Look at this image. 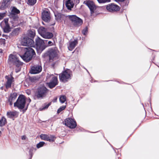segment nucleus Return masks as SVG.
Returning a JSON list of instances; mask_svg holds the SVG:
<instances>
[{
  "instance_id": "17",
  "label": "nucleus",
  "mask_w": 159,
  "mask_h": 159,
  "mask_svg": "<svg viewBox=\"0 0 159 159\" xmlns=\"http://www.w3.org/2000/svg\"><path fill=\"white\" fill-rule=\"evenodd\" d=\"M5 78L7 81L5 84V86L7 89L10 88L11 87L12 83L14 81V78L12 76H6Z\"/></svg>"
},
{
  "instance_id": "41",
  "label": "nucleus",
  "mask_w": 159,
  "mask_h": 159,
  "mask_svg": "<svg viewBox=\"0 0 159 159\" xmlns=\"http://www.w3.org/2000/svg\"><path fill=\"white\" fill-rule=\"evenodd\" d=\"M99 3H105L106 2H109L110 1V0H97Z\"/></svg>"
},
{
  "instance_id": "30",
  "label": "nucleus",
  "mask_w": 159,
  "mask_h": 159,
  "mask_svg": "<svg viewBox=\"0 0 159 159\" xmlns=\"http://www.w3.org/2000/svg\"><path fill=\"white\" fill-rule=\"evenodd\" d=\"M56 139V137L54 135H51L50 136H48V141L52 143L54 142Z\"/></svg>"
},
{
  "instance_id": "48",
  "label": "nucleus",
  "mask_w": 159,
  "mask_h": 159,
  "mask_svg": "<svg viewBox=\"0 0 159 159\" xmlns=\"http://www.w3.org/2000/svg\"><path fill=\"white\" fill-rule=\"evenodd\" d=\"M21 139L22 140H25L26 139V136H23L22 137Z\"/></svg>"
},
{
  "instance_id": "50",
  "label": "nucleus",
  "mask_w": 159,
  "mask_h": 159,
  "mask_svg": "<svg viewBox=\"0 0 159 159\" xmlns=\"http://www.w3.org/2000/svg\"><path fill=\"white\" fill-rule=\"evenodd\" d=\"M3 122L4 123V125H5V124H6L7 123V120H3Z\"/></svg>"
},
{
  "instance_id": "33",
  "label": "nucleus",
  "mask_w": 159,
  "mask_h": 159,
  "mask_svg": "<svg viewBox=\"0 0 159 159\" xmlns=\"http://www.w3.org/2000/svg\"><path fill=\"white\" fill-rule=\"evenodd\" d=\"M30 80L32 82H36L39 80V78L35 76H33L30 78Z\"/></svg>"
},
{
  "instance_id": "25",
  "label": "nucleus",
  "mask_w": 159,
  "mask_h": 159,
  "mask_svg": "<svg viewBox=\"0 0 159 159\" xmlns=\"http://www.w3.org/2000/svg\"><path fill=\"white\" fill-rule=\"evenodd\" d=\"M76 130L78 132H87L91 133H96V132H98V131L95 132H90L88 130H85V129H84L83 128H82L80 126L79 127L78 126H77L76 127Z\"/></svg>"
},
{
  "instance_id": "13",
  "label": "nucleus",
  "mask_w": 159,
  "mask_h": 159,
  "mask_svg": "<svg viewBox=\"0 0 159 159\" xmlns=\"http://www.w3.org/2000/svg\"><path fill=\"white\" fill-rule=\"evenodd\" d=\"M20 12V11L16 8L13 7L10 13V17L15 21H17L19 19L18 14Z\"/></svg>"
},
{
  "instance_id": "23",
  "label": "nucleus",
  "mask_w": 159,
  "mask_h": 159,
  "mask_svg": "<svg viewBox=\"0 0 159 159\" xmlns=\"http://www.w3.org/2000/svg\"><path fill=\"white\" fill-rule=\"evenodd\" d=\"M66 6L68 9H70L73 7L74 6V3L72 1L68 0L66 3Z\"/></svg>"
},
{
  "instance_id": "38",
  "label": "nucleus",
  "mask_w": 159,
  "mask_h": 159,
  "mask_svg": "<svg viewBox=\"0 0 159 159\" xmlns=\"http://www.w3.org/2000/svg\"><path fill=\"white\" fill-rule=\"evenodd\" d=\"M5 43V40L4 39H0V44L4 46Z\"/></svg>"
},
{
  "instance_id": "45",
  "label": "nucleus",
  "mask_w": 159,
  "mask_h": 159,
  "mask_svg": "<svg viewBox=\"0 0 159 159\" xmlns=\"http://www.w3.org/2000/svg\"><path fill=\"white\" fill-rule=\"evenodd\" d=\"M111 147H112V148H113V150H114V151L116 153V154L117 155H120V156L121 155V154L120 153H119V154H117L116 152V151L115 150V148H114V147L111 145Z\"/></svg>"
},
{
  "instance_id": "57",
  "label": "nucleus",
  "mask_w": 159,
  "mask_h": 159,
  "mask_svg": "<svg viewBox=\"0 0 159 159\" xmlns=\"http://www.w3.org/2000/svg\"><path fill=\"white\" fill-rule=\"evenodd\" d=\"M119 157H119H119H118V159H119Z\"/></svg>"
},
{
  "instance_id": "29",
  "label": "nucleus",
  "mask_w": 159,
  "mask_h": 159,
  "mask_svg": "<svg viewBox=\"0 0 159 159\" xmlns=\"http://www.w3.org/2000/svg\"><path fill=\"white\" fill-rule=\"evenodd\" d=\"M39 137L42 140L48 141V136L47 134H42L40 135Z\"/></svg>"
},
{
  "instance_id": "58",
  "label": "nucleus",
  "mask_w": 159,
  "mask_h": 159,
  "mask_svg": "<svg viewBox=\"0 0 159 159\" xmlns=\"http://www.w3.org/2000/svg\"><path fill=\"white\" fill-rule=\"evenodd\" d=\"M116 149H118L116 148ZM120 148H119L118 149H119Z\"/></svg>"
},
{
  "instance_id": "3",
  "label": "nucleus",
  "mask_w": 159,
  "mask_h": 159,
  "mask_svg": "<svg viewBox=\"0 0 159 159\" xmlns=\"http://www.w3.org/2000/svg\"><path fill=\"white\" fill-rule=\"evenodd\" d=\"M21 56L19 54H11L9 55L8 58V62L9 64H13L16 67H19L22 65V63L20 61L19 57Z\"/></svg>"
},
{
  "instance_id": "42",
  "label": "nucleus",
  "mask_w": 159,
  "mask_h": 159,
  "mask_svg": "<svg viewBox=\"0 0 159 159\" xmlns=\"http://www.w3.org/2000/svg\"><path fill=\"white\" fill-rule=\"evenodd\" d=\"M5 13H0V19L1 20L5 16Z\"/></svg>"
},
{
  "instance_id": "18",
  "label": "nucleus",
  "mask_w": 159,
  "mask_h": 159,
  "mask_svg": "<svg viewBox=\"0 0 159 159\" xmlns=\"http://www.w3.org/2000/svg\"><path fill=\"white\" fill-rule=\"evenodd\" d=\"M106 8L107 10L110 12L117 11L120 9L118 5L113 4L107 5Z\"/></svg>"
},
{
  "instance_id": "21",
  "label": "nucleus",
  "mask_w": 159,
  "mask_h": 159,
  "mask_svg": "<svg viewBox=\"0 0 159 159\" xmlns=\"http://www.w3.org/2000/svg\"><path fill=\"white\" fill-rule=\"evenodd\" d=\"M17 96V94L16 93H11V96L9 99V102H10V105H12L13 104V102L16 98Z\"/></svg>"
},
{
  "instance_id": "34",
  "label": "nucleus",
  "mask_w": 159,
  "mask_h": 159,
  "mask_svg": "<svg viewBox=\"0 0 159 159\" xmlns=\"http://www.w3.org/2000/svg\"><path fill=\"white\" fill-rule=\"evenodd\" d=\"M36 2V0H28V4L31 5H34Z\"/></svg>"
},
{
  "instance_id": "35",
  "label": "nucleus",
  "mask_w": 159,
  "mask_h": 159,
  "mask_svg": "<svg viewBox=\"0 0 159 159\" xmlns=\"http://www.w3.org/2000/svg\"><path fill=\"white\" fill-rule=\"evenodd\" d=\"M46 43L47 47L52 46L53 45L54 43L50 41H48V40H46Z\"/></svg>"
},
{
  "instance_id": "9",
  "label": "nucleus",
  "mask_w": 159,
  "mask_h": 159,
  "mask_svg": "<svg viewBox=\"0 0 159 159\" xmlns=\"http://www.w3.org/2000/svg\"><path fill=\"white\" fill-rule=\"evenodd\" d=\"M62 122L64 125L70 129H74L77 126L75 120H64Z\"/></svg>"
},
{
  "instance_id": "44",
  "label": "nucleus",
  "mask_w": 159,
  "mask_h": 159,
  "mask_svg": "<svg viewBox=\"0 0 159 159\" xmlns=\"http://www.w3.org/2000/svg\"><path fill=\"white\" fill-rule=\"evenodd\" d=\"M50 104V103L48 104L45 107H43L42 109H40V110H43L47 108L49 106Z\"/></svg>"
},
{
  "instance_id": "5",
  "label": "nucleus",
  "mask_w": 159,
  "mask_h": 159,
  "mask_svg": "<svg viewBox=\"0 0 159 159\" xmlns=\"http://www.w3.org/2000/svg\"><path fill=\"white\" fill-rule=\"evenodd\" d=\"M47 92V89L45 87H39L37 89L35 95L38 98H42L45 96Z\"/></svg>"
},
{
  "instance_id": "20",
  "label": "nucleus",
  "mask_w": 159,
  "mask_h": 159,
  "mask_svg": "<svg viewBox=\"0 0 159 159\" xmlns=\"http://www.w3.org/2000/svg\"><path fill=\"white\" fill-rule=\"evenodd\" d=\"M12 1V0H3L1 6V8L4 9L7 7Z\"/></svg>"
},
{
  "instance_id": "46",
  "label": "nucleus",
  "mask_w": 159,
  "mask_h": 159,
  "mask_svg": "<svg viewBox=\"0 0 159 159\" xmlns=\"http://www.w3.org/2000/svg\"><path fill=\"white\" fill-rule=\"evenodd\" d=\"M20 70V69L18 67L17 69H16V72H18Z\"/></svg>"
},
{
  "instance_id": "32",
  "label": "nucleus",
  "mask_w": 159,
  "mask_h": 159,
  "mask_svg": "<svg viewBox=\"0 0 159 159\" xmlns=\"http://www.w3.org/2000/svg\"><path fill=\"white\" fill-rule=\"evenodd\" d=\"M60 102L61 103H63L66 100V97L65 96H62L60 97L59 98Z\"/></svg>"
},
{
  "instance_id": "49",
  "label": "nucleus",
  "mask_w": 159,
  "mask_h": 159,
  "mask_svg": "<svg viewBox=\"0 0 159 159\" xmlns=\"http://www.w3.org/2000/svg\"><path fill=\"white\" fill-rule=\"evenodd\" d=\"M46 120L41 121V120H39V121H38V122H40V123L42 122H46Z\"/></svg>"
},
{
  "instance_id": "4",
  "label": "nucleus",
  "mask_w": 159,
  "mask_h": 159,
  "mask_svg": "<svg viewBox=\"0 0 159 159\" xmlns=\"http://www.w3.org/2000/svg\"><path fill=\"white\" fill-rule=\"evenodd\" d=\"M25 104V98L23 95H20L16 102L14 103V107H16L20 109H23Z\"/></svg>"
},
{
  "instance_id": "7",
  "label": "nucleus",
  "mask_w": 159,
  "mask_h": 159,
  "mask_svg": "<svg viewBox=\"0 0 159 159\" xmlns=\"http://www.w3.org/2000/svg\"><path fill=\"white\" fill-rule=\"evenodd\" d=\"M36 48L39 52H41L45 48V42L40 38L38 37L36 40Z\"/></svg>"
},
{
  "instance_id": "19",
  "label": "nucleus",
  "mask_w": 159,
  "mask_h": 159,
  "mask_svg": "<svg viewBox=\"0 0 159 159\" xmlns=\"http://www.w3.org/2000/svg\"><path fill=\"white\" fill-rule=\"evenodd\" d=\"M77 44L78 41L77 40H74V41L70 42L69 45L68 47L69 50L70 51H72L74 48Z\"/></svg>"
},
{
  "instance_id": "15",
  "label": "nucleus",
  "mask_w": 159,
  "mask_h": 159,
  "mask_svg": "<svg viewBox=\"0 0 159 159\" xmlns=\"http://www.w3.org/2000/svg\"><path fill=\"white\" fill-rule=\"evenodd\" d=\"M42 70V67L40 65H34L32 66L30 70L31 74H36L40 73Z\"/></svg>"
},
{
  "instance_id": "27",
  "label": "nucleus",
  "mask_w": 159,
  "mask_h": 159,
  "mask_svg": "<svg viewBox=\"0 0 159 159\" xmlns=\"http://www.w3.org/2000/svg\"><path fill=\"white\" fill-rule=\"evenodd\" d=\"M55 17L58 21H60L63 19L64 15L61 13H57L55 14Z\"/></svg>"
},
{
  "instance_id": "43",
  "label": "nucleus",
  "mask_w": 159,
  "mask_h": 159,
  "mask_svg": "<svg viewBox=\"0 0 159 159\" xmlns=\"http://www.w3.org/2000/svg\"><path fill=\"white\" fill-rule=\"evenodd\" d=\"M3 120H0V127L4 126V123L3 122Z\"/></svg>"
},
{
  "instance_id": "10",
  "label": "nucleus",
  "mask_w": 159,
  "mask_h": 159,
  "mask_svg": "<svg viewBox=\"0 0 159 159\" xmlns=\"http://www.w3.org/2000/svg\"><path fill=\"white\" fill-rule=\"evenodd\" d=\"M69 18L75 26H78L82 24V20L75 15L69 16Z\"/></svg>"
},
{
  "instance_id": "8",
  "label": "nucleus",
  "mask_w": 159,
  "mask_h": 159,
  "mask_svg": "<svg viewBox=\"0 0 159 159\" xmlns=\"http://www.w3.org/2000/svg\"><path fill=\"white\" fill-rule=\"evenodd\" d=\"M47 78L48 79H51L50 82L48 83V85L50 88L55 87L57 84V78L53 75H48Z\"/></svg>"
},
{
  "instance_id": "37",
  "label": "nucleus",
  "mask_w": 159,
  "mask_h": 159,
  "mask_svg": "<svg viewBox=\"0 0 159 159\" xmlns=\"http://www.w3.org/2000/svg\"><path fill=\"white\" fill-rule=\"evenodd\" d=\"M20 30V28H16L14 29L13 31V34H17L19 33Z\"/></svg>"
},
{
  "instance_id": "24",
  "label": "nucleus",
  "mask_w": 159,
  "mask_h": 159,
  "mask_svg": "<svg viewBox=\"0 0 159 159\" xmlns=\"http://www.w3.org/2000/svg\"><path fill=\"white\" fill-rule=\"evenodd\" d=\"M53 36V35L52 33L46 31L42 37L45 39H50L52 38Z\"/></svg>"
},
{
  "instance_id": "31",
  "label": "nucleus",
  "mask_w": 159,
  "mask_h": 159,
  "mask_svg": "<svg viewBox=\"0 0 159 159\" xmlns=\"http://www.w3.org/2000/svg\"><path fill=\"white\" fill-rule=\"evenodd\" d=\"M45 144H46L45 142L43 141H41L37 144L36 146L37 148H39L43 146Z\"/></svg>"
},
{
  "instance_id": "14",
  "label": "nucleus",
  "mask_w": 159,
  "mask_h": 159,
  "mask_svg": "<svg viewBox=\"0 0 159 159\" xmlns=\"http://www.w3.org/2000/svg\"><path fill=\"white\" fill-rule=\"evenodd\" d=\"M8 19L6 18L1 23V25L3 29L4 32L8 33L10 31V27L8 23Z\"/></svg>"
},
{
  "instance_id": "12",
  "label": "nucleus",
  "mask_w": 159,
  "mask_h": 159,
  "mask_svg": "<svg viewBox=\"0 0 159 159\" xmlns=\"http://www.w3.org/2000/svg\"><path fill=\"white\" fill-rule=\"evenodd\" d=\"M34 42L32 39L27 37L24 38L21 40V44L22 45L33 47L34 46Z\"/></svg>"
},
{
  "instance_id": "26",
  "label": "nucleus",
  "mask_w": 159,
  "mask_h": 159,
  "mask_svg": "<svg viewBox=\"0 0 159 159\" xmlns=\"http://www.w3.org/2000/svg\"><path fill=\"white\" fill-rule=\"evenodd\" d=\"M17 112L16 111H9L7 113V115L9 118H12L17 115Z\"/></svg>"
},
{
  "instance_id": "1",
  "label": "nucleus",
  "mask_w": 159,
  "mask_h": 159,
  "mask_svg": "<svg viewBox=\"0 0 159 159\" xmlns=\"http://www.w3.org/2000/svg\"><path fill=\"white\" fill-rule=\"evenodd\" d=\"M59 53V51L57 48L55 47L48 49L44 54V55L48 56L49 57V61L52 62L58 58Z\"/></svg>"
},
{
  "instance_id": "36",
  "label": "nucleus",
  "mask_w": 159,
  "mask_h": 159,
  "mask_svg": "<svg viewBox=\"0 0 159 159\" xmlns=\"http://www.w3.org/2000/svg\"><path fill=\"white\" fill-rule=\"evenodd\" d=\"M66 107V106H62L60 108H59L58 110H57V112L58 113L60 112L61 111H62L63 110H64Z\"/></svg>"
},
{
  "instance_id": "53",
  "label": "nucleus",
  "mask_w": 159,
  "mask_h": 159,
  "mask_svg": "<svg viewBox=\"0 0 159 159\" xmlns=\"http://www.w3.org/2000/svg\"><path fill=\"white\" fill-rule=\"evenodd\" d=\"M69 119V120H70V119H73L72 118H68V119Z\"/></svg>"
},
{
  "instance_id": "39",
  "label": "nucleus",
  "mask_w": 159,
  "mask_h": 159,
  "mask_svg": "<svg viewBox=\"0 0 159 159\" xmlns=\"http://www.w3.org/2000/svg\"><path fill=\"white\" fill-rule=\"evenodd\" d=\"M35 35V33L34 32L30 31L29 32V36L32 38H34Z\"/></svg>"
},
{
  "instance_id": "2",
  "label": "nucleus",
  "mask_w": 159,
  "mask_h": 159,
  "mask_svg": "<svg viewBox=\"0 0 159 159\" xmlns=\"http://www.w3.org/2000/svg\"><path fill=\"white\" fill-rule=\"evenodd\" d=\"M23 49L25 52L23 55L21 56V58L25 61L28 62L35 54V52L31 48H24Z\"/></svg>"
},
{
  "instance_id": "52",
  "label": "nucleus",
  "mask_w": 159,
  "mask_h": 159,
  "mask_svg": "<svg viewBox=\"0 0 159 159\" xmlns=\"http://www.w3.org/2000/svg\"><path fill=\"white\" fill-rule=\"evenodd\" d=\"M2 134V132L0 130V137L1 136V135Z\"/></svg>"
},
{
  "instance_id": "16",
  "label": "nucleus",
  "mask_w": 159,
  "mask_h": 159,
  "mask_svg": "<svg viewBox=\"0 0 159 159\" xmlns=\"http://www.w3.org/2000/svg\"><path fill=\"white\" fill-rule=\"evenodd\" d=\"M42 19L44 21H49L50 19L49 12L47 11H43L42 13Z\"/></svg>"
},
{
  "instance_id": "40",
  "label": "nucleus",
  "mask_w": 159,
  "mask_h": 159,
  "mask_svg": "<svg viewBox=\"0 0 159 159\" xmlns=\"http://www.w3.org/2000/svg\"><path fill=\"white\" fill-rule=\"evenodd\" d=\"M87 32H88V28L87 27H86L82 31V33L84 35H85L87 33Z\"/></svg>"
},
{
  "instance_id": "22",
  "label": "nucleus",
  "mask_w": 159,
  "mask_h": 159,
  "mask_svg": "<svg viewBox=\"0 0 159 159\" xmlns=\"http://www.w3.org/2000/svg\"><path fill=\"white\" fill-rule=\"evenodd\" d=\"M38 31L39 33L42 37L46 33V32L47 31V30L44 27H40L38 30Z\"/></svg>"
},
{
  "instance_id": "55",
  "label": "nucleus",
  "mask_w": 159,
  "mask_h": 159,
  "mask_svg": "<svg viewBox=\"0 0 159 159\" xmlns=\"http://www.w3.org/2000/svg\"><path fill=\"white\" fill-rule=\"evenodd\" d=\"M31 101V100L30 98L29 99V102H30Z\"/></svg>"
},
{
  "instance_id": "11",
  "label": "nucleus",
  "mask_w": 159,
  "mask_h": 159,
  "mask_svg": "<svg viewBox=\"0 0 159 159\" xmlns=\"http://www.w3.org/2000/svg\"><path fill=\"white\" fill-rule=\"evenodd\" d=\"M83 3L89 7L91 14L94 13L96 9V7L93 1L90 0H86Z\"/></svg>"
},
{
  "instance_id": "6",
  "label": "nucleus",
  "mask_w": 159,
  "mask_h": 159,
  "mask_svg": "<svg viewBox=\"0 0 159 159\" xmlns=\"http://www.w3.org/2000/svg\"><path fill=\"white\" fill-rule=\"evenodd\" d=\"M71 71L69 70H67L59 74V79L61 81L66 82L70 79Z\"/></svg>"
},
{
  "instance_id": "54",
  "label": "nucleus",
  "mask_w": 159,
  "mask_h": 159,
  "mask_svg": "<svg viewBox=\"0 0 159 159\" xmlns=\"http://www.w3.org/2000/svg\"><path fill=\"white\" fill-rule=\"evenodd\" d=\"M5 119V118L4 117H3L2 118V120H3V119Z\"/></svg>"
},
{
  "instance_id": "51",
  "label": "nucleus",
  "mask_w": 159,
  "mask_h": 159,
  "mask_svg": "<svg viewBox=\"0 0 159 159\" xmlns=\"http://www.w3.org/2000/svg\"><path fill=\"white\" fill-rule=\"evenodd\" d=\"M57 98H55L53 100V102H55L57 101Z\"/></svg>"
},
{
  "instance_id": "28",
  "label": "nucleus",
  "mask_w": 159,
  "mask_h": 159,
  "mask_svg": "<svg viewBox=\"0 0 159 159\" xmlns=\"http://www.w3.org/2000/svg\"><path fill=\"white\" fill-rule=\"evenodd\" d=\"M36 150V148L33 147H32L30 148L29 152V155L30 156L29 158V159H32V158L33 155V151L34 150L35 151Z\"/></svg>"
},
{
  "instance_id": "56",
  "label": "nucleus",
  "mask_w": 159,
  "mask_h": 159,
  "mask_svg": "<svg viewBox=\"0 0 159 159\" xmlns=\"http://www.w3.org/2000/svg\"><path fill=\"white\" fill-rule=\"evenodd\" d=\"M103 136V137H104V134H102Z\"/></svg>"
},
{
  "instance_id": "47",
  "label": "nucleus",
  "mask_w": 159,
  "mask_h": 159,
  "mask_svg": "<svg viewBox=\"0 0 159 159\" xmlns=\"http://www.w3.org/2000/svg\"><path fill=\"white\" fill-rule=\"evenodd\" d=\"M125 0H115L116 2H122L125 1Z\"/></svg>"
}]
</instances>
